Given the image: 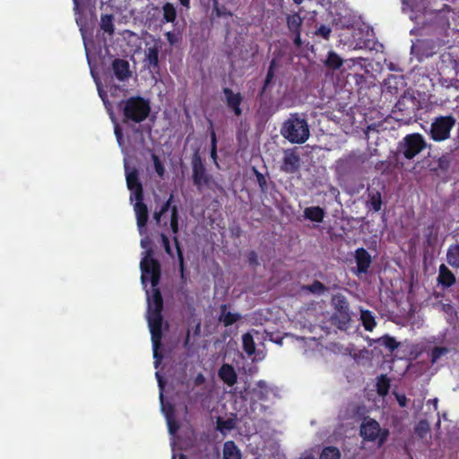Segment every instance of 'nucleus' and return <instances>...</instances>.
Here are the masks:
<instances>
[{
  "mask_svg": "<svg viewBox=\"0 0 459 459\" xmlns=\"http://www.w3.org/2000/svg\"><path fill=\"white\" fill-rule=\"evenodd\" d=\"M117 109L122 116V123L128 126L141 124L151 114V102L142 96H131L122 100L117 104Z\"/></svg>",
  "mask_w": 459,
  "mask_h": 459,
  "instance_id": "1",
  "label": "nucleus"
},
{
  "mask_svg": "<svg viewBox=\"0 0 459 459\" xmlns=\"http://www.w3.org/2000/svg\"><path fill=\"white\" fill-rule=\"evenodd\" d=\"M282 136L292 143H304L310 135L307 120L298 113L290 114L281 128Z\"/></svg>",
  "mask_w": 459,
  "mask_h": 459,
  "instance_id": "2",
  "label": "nucleus"
},
{
  "mask_svg": "<svg viewBox=\"0 0 459 459\" xmlns=\"http://www.w3.org/2000/svg\"><path fill=\"white\" fill-rule=\"evenodd\" d=\"M368 155L364 152H351L336 161L335 171L340 178L345 179L359 176L364 172Z\"/></svg>",
  "mask_w": 459,
  "mask_h": 459,
  "instance_id": "3",
  "label": "nucleus"
},
{
  "mask_svg": "<svg viewBox=\"0 0 459 459\" xmlns=\"http://www.w3.org/2000/svg\"><path fill=\"white\" fill-rule=\"evenodd\" d=\"M146 255L142 259L140 266L142 271L141 281L146 286L150 281L152 286L155 288L160 280V264L158 260L152 257V250L149 249Z\"/></svg>",
  "mask_w": 459,
  "mask_h": 459,
  "instance_id": "4",
  "label": "nucleus"
},
{
  "mask_svg": "<svg viewBox=\"0 0 459 459\" xmlns=\"http://www.w3.org/2000/svg\"><path fill=\"white\" fill-rule=\"evenodd\" d=\"M148 325L150 328V333L152 335V342L153 349V358L156 359L155 367H158L160 359L162 358V355L160 353L159 350L161 347V338H162V322L163 316L161 313L157 312H148L147 316Z\"/></svg>",
  "mask_w": 459,
  "mask_h": 459,
  "instance_id": "5",
  "label": "nucleus"
},
{
  "mask_svg": "<svg viewBox=\"0 0 459 459\" xmlns=\"http://www.w3.org/2000/svg\"><path fill=\"white\" fill-rule=\"evenodd\" d=\"M426 147L427 143L421 134H411L398 143L397 152L407 160H411Z\"/></svg>",
  "mask_w": 459,
  "mask_h": 459,
  "instance_id": "6",
  "label": "nucleus"
},
{
  "mask_svg": "<svg viewBox=\"0 0 459 459\" xmlns=\"http://www.w3.org/2000/svg\"><path fill=\"white\" fill-rule=\"evenodd\" d=\"M456 119L452 115L439 116L432 120L429 135L432 140L441 142L450 137V132L455 126Z\"/></svg>",
  "mask_w": 459,
  "mask_h": 459,
  "instance_id": "7",
  "label": "nucleus"
},
{
  "mask_svg": "<svg viewBox=\"0 0 459 459\" xmlns=\"http://www.w3.org/2000/svg\"><path fill=\"white\" fill-rule=\"evenodd\" d=\"M192 178L194 185L198 190H202L204 186H209L212 183V176L206 172L205 167L202 161L201 156L196 152L192 157Z\"/></svg>",
  "mask_w": 459,
  "mask_h": 459,
  "instance_id": "8",
  "label": "nucleus"
},
{
  "mask_svg": "<svg viewBox=\"0 0 459 459\" xmlns=\"http://www.w3.org/2000/svg\"><path fill=\"white\" fill-rule=\"evenodd\" d=\"M126 179L128 189L131 191L130 200L134 198L143 197V185L139 179V172L137 169L133 168L128 170V167L126 165Z\"/></svg>",
  "mask_w": 459,
  "mask_h": 459,
  "instance_id": "9",
  "label": "nucleus"
},
{
  "mask_svg": "<svg viewBox=\"0 0 459 459\" xmlns=\"http://www.w3.org/2000/svg\"><path fill=\"white\" fill-rule=\"evenodd\" d=\"M368 410L364 405H358L355 410V415L358 419H363L360 425L359 434L364 440L373 441V419L367 416Z\"/></svg>",
  "mask_w": 459,
  "mask_h": 459,
  "instance_id": "10",
  "label": "nucleus"
},
{
  "mask_svg": "<svg viewBox=\"0 0 459 459\" xmlns=\"http://www.w3.org/2000/svg\"><path fill=\"white\" fill-rule=\"evenodd\" d=\"M135 204L134 205V211L136 217V224L140 235L146 234V227L149 220V212L147 205L143 203V197L135 198Z\"/></svg>",
  "mask_w": 459,
  "mask_h": 459,
  "instance_id": "11",
  "label": "nucleus"
},
{
  "mask_svg": "<svg viewBox=\"0 0 459 459\" xmlns=\"http://www.w3.org/2000/svg\"><path fill=\"white\" fill-rule=\"evenodd\" d=\"M222 92L225 96V102L227 107L234 113L236 117L242 115L241 103L243 96L240 92H234L232 89L224 87Z\"/></svg>",
  "mask_w": 459,
  "mask_h": 459,
  "instance_id": "12",
  "label": "nucleus"
},
{
  "mask_svg": "<svg viewBox=\"0 0 459 459\" xmlns=\"http://www.w3.org/2000/svg\"><path fill=\"white\" fill-rule=\"evenodd\" d=\"M159 53L160 47L157 44L146 48L144 51V67L152 73L159 74L160 72V66L159 62Z\"/></svg>",
  "mask_w": 459,
  "mask_h": 459,
  "instance_id": "13",
  "label": "nucleus"
},
{
  "mask_svg": "<svg viewBox=\"0 0 459 459\" xmlns=\"http://www.w3.org/2000/svg\"><path fill=\"white\" fill-rule=\"evenodd\" d=\"M300 168V157L293 150L285 151L281 170L287 174H294Z\"/></svg>",
  "mask_w": 459,
  "mask_h": 459,
  "instance_id": "14",
  "label": "nucleus"
},
{
  "mask_svg": "<svg viewBox=\"0 0 459 459\" xmlns=\"http://www.w3.org/2000/svg\"><path fill=\"white\" fill-rule=\"evenodd\" d=\"M111 69L115 78L119 82H125L132 76L129 62L123 58H115L111 63Z\"/></svg>",
  "mask_w": 459,
  "mask_h": 459,
  "instance_id": "15",
  "label": "nucleus"
},
{
  "mask_svg": "<svg viewBox=\"0 0 459 459\" xmlns=\"http://www.w3.org/2000/svg\"><path fill=\"white\" fill-rule=\"evenodd\" d=\"M355 260L357 264V272L359 273H366L371 264V256L363 247L358 248L355 252Z\"/></svg>",
  "mask_w": 459,
  "mask_h": 459,
  "instance_id": "16",
  "label": "nucleus"
},
{
  "mask_svg": "<svg viewBox=\"0 0 459 459\" xmlns=\"http://www.w3.org/2000/svg\"><path fill=\"white\" fill-rule=\"evenodd\" d=\"M219 377L229 386H232L237 383V373L234 368L230 364H223L219 369Z\"/></svg>",
  "mask_w": 459,
  "mask_h": 459,
  "instance_id": "17",
  "label": "nucleus"
},
{
  "mask_svg": "<svg viewBox=\"0 0 459 459\" xmlns=\"http://www.w3.org/2000/svg\"><path fill=\"white\" fill-rule=\"evenodd\" d=\"M437 281L443 287L448 288L455 282V277L445 264H441L438 270Z\"/></svg>",
  "mask_w": 459,
  "mask_h": 459,
  "instance_id": "18",
  "label": "nucleus"
},
{
  "mask_svg": "<svg viewBox=\"0 0 459 459\" xmlns=\"http://www.w3.org/2000/svg\"><path fill=\"white\" fill-rule=\"evenodd\" d=\"M325 215L324 209L319 206H310L304 210V217L314 222H322Z\"/></svg>",
  "mask_w": 459,
  "mask_h": 459,
  "instance_id": "19",
  "label": "nucleus"
},
{
  "mask_svg": "<svg viewBox=\"0 0 459 459\" xmlns=\"http://www.w3.org/2000/svg\"><path fill=\"white\" fill-rule=\"evenodd\" d=\"M173 242H174V245L176 247L177 256H178V260L180 279L185 283L186 281V267H185L183 250L181 248L178 238L173 237Z\"/></svg>",
  "mask_w": 459,
  "mask_h": 459,
  "instance_id": "20",
  "label": "nucleus"
},
{
  "mask_svg": "<svg viewBox=\"0 0 459 459\" xmlns=\"http://www.w3.org/2000/svg\"><path fill=\"white\" fill-rule=\"evenodd\" d=\"M224 459H241V453L234 441H226L223 445Z\"/></svg>",
  "mask_w": 459,
  "mask_h": 459,
  "instance_id": "21",
  "label": "nucleus"
},
{
  "mask_svg": "<svg viewBox=\"0 0 459 459\" xmlns=\"http://www.w3.org/2000/svg\"><path fill=\"white\" fill-rule=\"evenodd\" d=\"M163 309V299L158 289L153 290L152 300L149 301L148 312L161 313Z\"/></svg>",
  "mask_w": 459,
  "mask_h": 459,
  "instance_id": "22",
  "label": "nucleus"
},
{
  "mask_svg": "<svg viewBox=\"0 0 459 459\" xmlns=\"http://www.w3.org/2000/svg\"><path fill=\"white\" fill-rule=\"evenodd\" d=\"M227 306H221V315L220 320L223 323L224 326H230L238 322L241 318V315L238 313H231L226 311Z\"/></svg>",
  "mask_w": 459,
  "mask_h": 459,
  "instance_id": "23",
  "label": "nucleus"
},
{
  "mask_svg": "<svg viewBox=\"0 0 459 459\" xmlns=\"http://www.w3.org/2000/svg\"><path fill=\"white\" fill-rule=\"evenodd\" d=\"M165 416L167 420L169 432L172 435L178 432L179 429V424L175 419L174 408L171 404L165 411Z\"/></svg>",
  "mask_w": 459,
  "mask_h": 459,
  "instance_id": "24",
  "label": "nucleus"
},
{
  "mask_svg": "<svg viewBox=\"0 0 459 459\" xmlns=\"http://www.w3.org/2000/svg\"><path fill=\"white\" fill-rule=\"evenodd\" d=\"M100 26L103 31L112 36L115 32L114 15L108 13L101 14Z\"/></svg>",
  "mask_w": 459,
  "mask_h": 459,
  "instance_id": "25",
  "label": "nucleus"
},
{
  "mask_svg": "<svg viewBox=\"0 0 459 459\" xmlns=\"http://www.w3.org/2000/svg\"><path fill=\"white\" fill-rule=\"evenodd\" d=\"M162 22L173 23L177 18V10L172 3L166 2L162 7Z\"/></svg>",
  "mask_w": 459,
  "mask_h": 459,
  "instance_id": "26",
  "label": "nucleus"
},
{
  "mask_svg": "<svg viewBox=\"0 0 459 459\" xmlns=\"http://www.w3.org/2000/svg\"><path fill=\"white\" fill-rule=\"evenodd\" d=\"M343 60L342 58L334 51H329L327 57L325 61V65L327 68L336 70L342 66Z\"/></svg>",
  "mask_w": 459,
  "mask_h": 459,
  "instance_id": "27",
  "label": "nucleus"
},
{
  "mask_svg": "<svg viewBox=\"0 0 459 459\" xmlns=\"http://www.w3.org/2000/svg\"><path fill=\"white\" fill-rule=\"evenodd\" d=\"M289 30L292 32L301 31L302 18L298 13L289 14L286 19Z\"/></svg>",
  "mask_w": 459,
  "mask_h": 459,
  "instance_id": "28",
  "label": "nucleus"
},
{
  "mask_svg": "<svg viewBox=\"0 0 459 459\" xmlns=\"http://www.w3.org/2000/svg\"><path fill=\"white\" fill-rule=\"evenodd\" d=\"M375 343H377L378 346L385 347L390 353H392L399 346V343L395 341V339L388 335L375 339Z\"/></svg>",
  "mask_w": 459,
  "mask_h": 459,
  "instance_id": "29",
  "label": "nucleus"
},
{
  "mask_svg": "<svg viewBox=\"0 0 459 459\" xmlns=\"http://www.w3.org/2000/svg\"><path fill=\"white\" fill-rule=\"evenodd\" d=\"M446 260L451 266L459 268V244L451 246L448 248Z\"/></svg>",
  "mask_w": 459,
  "mask_h": 459,
  "instance_id": "30",
  "label": "nucleus"
},
{
  "mask_svg": "<svg viewBox=\"0 0 459 459\" xmlns=\"http://www.w3.org/2000/svg\"><path fill=\"white\" fill-rule=\"evenodd\" d=\"M390 378L386 377V375H381L377 377V381L376 384L377 392L379 395L385 396L388 394L390 389Z\"/></svg>",
  "mask_w": 459,
  "mask_h": 459,
  "instance_id": "31",
  "label": "nucleus"
},
{
  "mask_svg": "<svg viewBox=\"0 0 459 459\" xmlns=\"http://www.w3.org/2000/svg\"><path fill=\"white\" fill-rule=\"evenodd\" d=\"M235 427L234 420L232 419L223 420L221 417L217 418L216 429L221 434L225 435L227 432L233 429Z\"/></svg>",
  "mask_w": 459,
  "mask_h": 459,
  "instance_id": "32",
  "label": "nucleus"
},
{
  "mask_svg": "<svg viewBox=\"0 0 459 459\" xmlns=\"http://www.w3.org/2000/svg\"><path fill=\"white\" fill-rule=\"evenodd\" d=\"M209 129L211 133V150H210V155L211 158L213 160V161L217 164V138L216 134L213 129V124L212 120H209Z\"/></svg>",
  "mask_w": 459,
  "mask_h": 459,
  "instance_id": "33",
  "label": "nucleus"
},
{
  "mask_svg": "<svg viewBox=\"0 0 459 459\" xmlns=\"http://www.w3.org/2000/svg\"><path fill=\"white\" fill-rule=\"evenodd\" d=\"M178 220H179V215H178V206L173 205L171 208L169 226H170L171 231L175 235L174 237H177V238H178L177 234L179 231Z\"/></svg>",
  "mask_w": 459,
  "mask_h": 459,
  "instance_id": "34",
  "label": "nucleus"
},
{
  "mask_svg": "<svg viewBox=\"0 0 459 459\" xmlns=\"http://www.w3.org/2000/svg\"><path fill=\"white\" fill-rule=\"evenodd\" d=\"M389 436L388 429H382L377 420H375V441H377L378 446H381Z\"/></svg>",
  "mask_w": 459,
  "mask_h": 459,
  "instance_id": "35",
  "label": "nucleus"
},
{
  "mask_svg": "<svg viewBox=\"0 0 459 459\" xmlns=\"http://www.w3.org/2000/svg\"><path fill=\"white\" fill-rule=\"evenodd\" d=\"M243 349L248 354L252 355L255 351V344L253 336L250 333H245L242 336Z\"/></svg>",
  "mask_w": 459,
  "mask_h": 459,
  "instance_id": "36",
  "label": "nucleus"
},
{
  "mask_svg": "<svg viewBox=\"0 0 459 459\" xmlns=\"http://www.w3.org/2000/svg\"><path fill=\"white\" fill-rule=\"evenodd\" d=\"M340 457L341 453L335 446H326L320 454V459H340Z\"/></svg>",
  "mask_w": 459,
  "mask_h": 459,
  "instance_id": "37",
  "label": "nucleus"
},
{
  "mask_svg": "<svg viewBox=\"0 0 459 459\" xmlns=\"http://www.w3.org/2000/svg\"><path fill=\"white\" fill-rule=\"evenodd\" d=\"M253 394L258 400H266L268 395V389L265 382L260 380L256 385V388L253 390Z\"/></svg>",
  "mask_w": 459,
  "mask_h": 459,
  "instance_id": "38",
  "label": "nucleus"
},
{
  "mask_svg": "<svg viewBox=\"0 0 459 459\" xmlns=\"http://www.w3.org/2000/svg\"><path fill=\"white\" fill-rule=\"evenodd\" d=\"M415 434L420 438H424L430 431V427L429 422L426 420H421L416 425L414 429Z\"/></svg>",
  "mask_w": 459,
  "mask_h": 459,
  "instance_id": "39",
  "label": "nucleus"
},
{
  "mask_svg": "<svg viewBox=\"0 0 459 459\" xmlns=\"http://www.w3.org/2000/svg\"><path fill=\"white\" fill-rule=\"evenodd\" d=\"M252 170L256 178L260 191L263 194H266L268 192V183L265 176L258 171L255 167H253Z\"/></svg>",
  "mask_w": 459,
  "mask_h": 459,
  "instance_id": "40",
  "label": "nucleus"
},
{
  "mask_svg": "<svg viewBox=\"0 0 459 459\" xmlns=\"http://www.w3.org/2000/svg\"><path fill=\"white\" fill-rule=\"evenodd\" d=\"M303 290L312 293H323L326 290V287L321 281L316 280L311 284L303 286Z\"/></svg>",
  "mask_w": 459,
  "mask_h": 459,
  "instance_id": "41",
  "label": "nucleus"
},
{
  "mask_svg": "<svg viewBox=\"0 0 459 459\" xmlns=\"http://www.w3.org/2000/svg\"><path fill=\"white\" fill-rule=\"evenodd\" d=\"M152 160L153 162L155 172L158 174L160 178H163L165 174V167L161 162L160 159L155 153L152 154Z\"/></svg>",
  "mask_w": 459,
  "mask_h": 459,
  "instance_id": "42",
  "label": "nucleus"
},
{
  "mask_svg": "<svg viewBox=\"0 0 459 459\" xmlns=\"http://www.w3.org/2000/svg\"><path fill=\"white\" fill-rule=\"evenodd\" d=\"M451 155L449 153H445L437 160V168L438 169L442 171H446L451 163Z\"/></svg>",
  "mask_w": 459,
  "mask_h": 459,
  "instance_id": "43",
  "label": "nucleus"
},
{
  "mask_svg": "<svg viewBox=\"0 0 459 459\" xmlns=\"http://www.w3.org/2000/svg\"><path fill=\"white\" fill-rule=\"evenodd\" d=\"M213 11L218 17H231L232 13L227 9L225 5H219L217 0L213 2Z\"/></svg>",
  "mask_w": 459,
  "mask_h": 459,
  "instance_id": "44",
  "label": "nucleus"
},
{
  "mask_svg": "<svg viewBox=\"0 0 459 459\" xmlns=\"http://www.w3.org/2000/svg\"><path fill=\"white\" fill-rule=\"evenodd\" d=\"M333 301L335 303V306L337 307V309L341 312V313H347L348 310H349V304L348 302L346 301L345 298L342 295L340 296H336L334 299H333Z\"/></svg>",
  "mask_w": 459,
  "mask_h": 459,
  "instance_id": "45",
  "label": "nucleus"
},
{
  "mask_svg": "<svg viewBox=\"0 0 459 459\" xmlns=\"http://www.w3.org/2000/svg\"><path fill=\"white\" fill-rule=\"evenodd\" d=\"M448 349L446 347H435L431 351V362L436 363L442 356L447 354Z\"/></svg>",
  "mask_w": 459,
  "mask_h": 459,
  "instance_id": "46",
  "label": "nucleus"
},
{
  "mask_svg": "<svg viewBox=\"0 0 459 459\" xmlns=\"http://www.w3.org/2000/svg\"><path fill=\"white\" fill-rule=\"evenodd\" d=\"M273 78H274V72L268 70L267 74H266V76H265V79L264 81V84H263V86H262V88H261V90L259 91L258 97H262L265 93L267 88L272 83Z\"/></svg>",
  "mask_w": 459,
  "mask_h": 459,
  "instance_id": "47",
  "label": "nucleus"
},
{
  "mask_svg": "<svg viewBox=\"0 0 459 459\" xmlns=\"http://www.w3.org/2000/svg\"><path fill=\"white\" fill-rule=\"evenodd\" d=\"M363 325L366 330L373 331V315L370 311L362 313Z\"/></svg>",
  "mask_w": 459,
  "mask_h": 459,
  "instance_id": "48",
  "label": "nucleus"
},
{
  "mask_svg": "<svg viewBox=\"0 0 459 459\" xmlns=\"http://www.w3.org/2000/svg\"><path fill=\"white\" fill-rule=\"evenodd\" d=\"M332 30L326 25H320V27L315 31V35L322 37L324 39L328 40L331 36Z\"/></svg>",
  "mask_w": 459,
  "mask_h": 459,
  "instance_id": "49",
  "label": "nucleus"
},
{
  "mask_svg": "<svg viewBox=\"0 0 459 459\" xmlns=\"http://www.w3.org/2000/svg\"><path fill=\"white\" fill-rule=\"evenodd\" d=\"M160 238H161V242H162V245H163L165 252L170 257H174V253H173L172 248L170 247V242H169V238H168V236L165 235L164 233H161Z\"/></svg>",
  "mask_w": 459,
  "mask_h": 459,
  "instance_id": "50",
  "label": "nucleus"
},
{
  "mask_svg": "<svg viewBox=\"0 0 459 459\" xmlns=\"http://www.w3.org/2000/svg\"><path fill=\"white\" fill-rule=\"evenodd\" d=\"M96 84L98 87V93H99L101 100L103 101L104 105L106 106V108H108V106H110V103L108 100L107 92L101 88L100 82H96Z\"/></svg>",
  "mask_w": 459,
  "mask_h": 459,
  "instance_id": "51",
  "label": "nucleus"
},
{
  "mask_svg": "<svg viewBox=\"0 0 459 459\" xmlns=\"http://www.w3.org/2000/svg\"><path fill=\"white\" fill-rule=\"evenodd\" d=\"M114 133H115V135H116L118 144L122 145L124 143L123 133H122V128L120 127V126L117 123L115 124Z\"/></svg>",
  "mask_w": 459,
  "mask_h": 459,
  "instance_id": "52",
  "label": "nucleus"
},
{
  "mask_svg": "<svg viewBox=\"0 0 459 459\" xmlns=\"http://www.w3.org/2000/svg\"><path fill=\"white\" fill-rule=\"evenodd\" d=\"M173 200V195H170L169 199L161 205L160 211L164 214L166 213L169 209L171 210V203Z\"/></svg>",
  "mask_w": 459,
  "mask_h": 459,
  "instance_id": "53",
  "label": "nucleus"
},
{
  "mask_svg": "<svg viewBox=\"0 0 459 459\" xmlns=\"http://www.w3.org/2000/svg\"><path fill=\"white\" fill-rule=\"evenodd\" d=\"M394 394L395 395V398L401 407L403 408L407 405V398H406L405 394H398V393H394Z\"/></svg>",
  "mask_w": 459,
  "mask_h": 459,
  "instance_id": "54",
  "label": "nucleus"
},
{
  "mask_svg": "<svg viewBox=\"0 0 459 459\" xmlns=\"http://www.w3.org/2000/svg\"><path fill=\"white\" fill-rule=\"evenodd\" d=\"M292 34L294 35V39H293V43L296 47L298 48H300L301 45H302V41H301V31H298V32H292Z\"/></svg>",
  "mask_w": 459,
  "mask_h": 459,
  "instance_id": "55",
  "label": "nucleus"
},
{
  "mask_svg": "<svg viewBox=\"0 0 459 459\" xmlns=\"http://www.w3.org/2000/svg\"><path fill=\"white\" fill-rule=\"evenodd\" d=\"M165 37L170 45H174L177 42L176 35L172 31L166 32Z\"/></svg>",
  "mask_w": 459,
  "mask_h": 459,
  "instance_id": "56",
  "label": "nucleus"
},
{
  "mask_svg": "<svg viewBox=\"0 0 459 459\" xmlns=\"http://www.w3.org/2000/svg\"><path fill=\"white\" fill-rule=\"evenodd\" d=\"M248 262L250 264H258L257 255L255 251H250L248 254Z\"/></svg>",
  "mask_w": 459,
  "mask_h": 459,
  "instance_id": "57",
  "label": "nucleus"
},
{
  "mask_svg": "<svg viewBox=\"0 0 459 459\" xmlns=\"http://www.w3.org/2000/svg\"><path fill=\"white\" fill-rule=\"evenodd\" d=\"M375 212H377L381 209V199L380 194L378 192L375 193Z\"/></svg>",
  "mask_w": 459,
  "mask_h": 459,
  "instance_id": "58",
  "label": "nucleus"
},
{
  "mask_svg": "<svg viewBox=\"0 0 459 459\" xmlns=\"http://www.w3.org/2000/svg\"><path fill=\"white\" fill-rule=\"evenodd\" d=\"M278 64L275 58L272 59L268 70L275 72Z\"/></svg>",
  "mask_w": 459,
  "mask_h": 459,
  "instance_id": "59",
  "label": "nucleus"
},
{
  "mask_svg": "<svg viewBox=\"0 0 459 459\" xmlns=\"http://www.w3.org/2000/svg\"><path fill=\"white\" fill-rule=\"evenodd\" d=\"M73 2H74V11L75 14H79L81 12L79 0H73Z\"/></svg>",
  "mask_w": 459,
  "mask_h": 459,
  "instance_id": "60",
  "label": "nucleus"
},
{
  "mask_svg": "<svg viewBox=\"0 0 459 459\" xmlns=\"http://www.w3.org/2000/svg\"><path fill=\"white\" fill-rule=\"evenodd\" d=\"M163 215V213L159 210V211H156L153 214V218L154 220L156 221L157 223H159L160 221V218L161 216Z\"/></svg>",
  "mask_w": 459,
  "mask_h": 459,
  "instance_id": "61",
  "label": "nucleus"
},
{
  "mask_svg": "<svg viewBox=\"0 0 459 459\" xmlns=\"http://www.w3.org/2000/svg\"><path fill=\"white\" fill-rule=\"evenodd\" d=\"M180 4L186 10L190 9V0H178Z\"/></svg>",
  "mask_w": 459,
  "mask_h": 459,
  "instance_id": "62",
  "label": "nucleus"
},
{
  "mask_svg": "<svg viewBox=\"0 0 459 459\" xmlns=\"http://www.w3.org/2000/svg\"><path fill=\"white\" fill-rule=\"evenodd\" d=\"M156 377H157V380H158L159 386L162 390L163 386H164V382H163L162 377L159 374V372H156Z\"/></svg>",
  "mask_w": 459,
  "mask_h": 459,
  "instance_id": "63",
  "label": "nucleus"
},
{
  "mask_svg": "<svg viewBox=\"0 0 459 459\" xmlns=\"http://www.w3.org/2000/svg\"><path fill=\"white\" fill-rule=\"evenodd\" d=\"M299 459H316L312 455H304Z\"/></svg>",
  "mask_w": 459,
  "mask_h": 459,
  "instance_id": "64",
  "label": "nucleus"
}]
</instances>
